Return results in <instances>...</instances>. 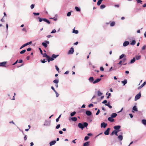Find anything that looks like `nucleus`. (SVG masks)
I'll return each instance as SVG.
<instances>
[{
    "label": "nucleus",
    "instance_id": "obj_1",
    "mask_svg": "<svg viewBox=\"0 0 146 146\" xmlns=\"http://www.w3.org/2000/svg\"><path fill=\"white\" fill-rule=\"evenodd\" d=\"M88 124L86 122H84L83 123H79L78 124V127L82 130H83V129L85 127H87L88 126Z\"/></svg>",
    "mask_w": 146,
    "mask_h": 146
},
{
    "label": "nucleus",
    "instance_id": "obj_2",
    "mask_svg": "<svg viewBox=\"0 0 146 146\" xmlns=\"http://www.w3.org/2000/svg\"><path fill=\"white\" fill-rule=\"evenodd\" d=\"M121 127V126L120 125H116L114 126L113 128L114 129L115 131L119 132L121 131V130L120 129Z\"/></svg>",
    "mask_w": 146,
    "mask_h": 146
},
{
    "label": "nucleus",
    "instance_id": "obj_3",
    "mask_svg": "<svg viewBox=\"0 0 146 146\" xmlns=\"http://www.w3.org/2000/svg\"><path fill=\"white\" fill-rule=\"evenodd\" d=\"M141 97V95L140 92L136 95L135 98V101H136L137 100L139 99Z\"/></svg>",
    "mask_w": 146,
    "mask_h": 146
},
{
    "label": "nucleus",
    "instance_id": "obj_4",
    "mask_svg": "<svg viewBox=\"0 0 146 146\" xmlns=\"http://www.w3.org/2000/svg\"><path fill=\"white\" fill-rule=\"evenodd\" d=\"M49 44V42L48 41H45L44 42L42 43V45L45 48H46L47 46V44Z\"/></svg>",
    "mask_w": 146,
    "mask_h": 146
},
{
    "label": "nucleus",
    "instance_id": "obj_5",
    "mask_svg": "<svg viewBox=\"0 0 146 146\" xmlns=\"http://www.w3.org/2000/svg\"><path fill=\"white\" fill-rule=\"evenodd\" d=\"M120 135L118 136L117 138L119 141H121L123 139V136L122 135L123 133L122 132H121L120 133Z\"/></svg>",
    "mask_w": 146,
    "mask_h": 146
},
{
    "label": "nucleus",
    "instance_id": "obj_6",
    "mask_svg": "<svg viewBox=\"0 0 146 146\" xmlns=\"http://www.w3.org/2000/svg\"><path fill=\"white\" fill-rule=\"evenodd\" d=\"M110 130V128H108L107 129L104 131V134L106 135H108L109 134Z\"/></svg>",
    "mask_w": 146,
    "mask_h": 146
},
{
    "label": "nucleus",
    "instance_id": "obj_7",
    "mask_svg": "<svg viewBox=\"0 0 146 146\" xmlns=\"http://www.w3.org/2000/svg\"><path fill=\"white\" fill-rule=\"evenodd\" d=\"M107 125L108 124L107 123L104 122H102L101 124V128H105L107 127Z\"/></svg>",
    "mask_w": 146,
    "mask_h": 146
},
{
    "label": "nucleus",
    "instance_id": "obj_8",
    "mask_svg": "<svg viewBox=\"0 0 146 146\" xmlns=\"http://www.w3.org/2000/svg\"><path fill=\"white\" fill-rule=\"evenodd\" d=\"M59 55V54L55 55L54 54H53L52 55L51 57L50 58L52 61H53Z\"/></svg>",
    "mask_w": 146,
    "mask_h": 146
},
{
    "label": "nucleus",
    "instance_id": "obj_9",
    "mask_svg": "<svg viewBox=\"0 0 146 146\" xmlns=\"http://www.w3.org/2000/svg\"><path fill=\"white\" fill-rule=\"evenodd\" d=\"M74 52V49L73 47H71L70 50L68 51V53L69 54H73Z\"/></svg>",
    "mask_w": 146,
    "mask_h": 146
},
{
    "label": "nucleus",
    "instance_id": "obj_10",
    "mask_svg": "<svg viewBox=\"0 0 146 146\" xmlns=\"http://www.w3.org/2000/svg\"><path fill=\"white\" fill-rule=\"evenodd\" d=\"M7 62L4 61L0 63V66H2L3 67H6L5 65L7 64Z\"/></svg>",
    "mask_w": 146,
    "mask_h": 146
},
{
    "label": "nucleus",
    "instance_id": "obj_11",
    "mask_svg": "<svg viewBox=\"0 0 146 146\" xmlns=\"http://www.w3.org/2000/svg\"><path fill=\"white\" fill-rule=\"evenodd\" d=\"M50 121L46 120L45 121V123L44 124V125L46 126H48L50 125Z\"/></svg>",
    "mask_w": 146,
    "mask_h": 146
},
{
    "label": "nucleus",
    "instance_id": "obj_12",
    "mask_svg": "<svg viewBox=\"0 0 146 146\" xmlns=\"http://www.w3.org/2000/svg\"><path fill=\"white\" fill-rule=\"evenodd\" d=\"M89 82L91 83H93V82H94V78L92 76L90 77L88 79Z\"/></svg>",
    "mask_w": 146,
    "mask_h": 146
},
{
    "label": "nucleus",
    "instance_id": "obj_13",
    "mask_svg": "<svg viewBox=\"0 0 146 146\" xmlns=\"http://www.w3.org/2000/svg\"><path fill=\"white\" fill-rule=\"evenodd\" d=\"M86 114L88 116H90L92 115V112L91 111L87 110L85 112Z\"/></svg>",
    "mask_w": 146,
    "mask_h": 146
},
{
    "label": "nucleus",
    "instance_id": "obj_14",
    "mask_svg": "<svg viewBox=\"0 0 146 146\" xmlns=\"http://www.w3.org/2000/svg\"><path fill=\"white\" fill-rule=\"evenodd\" d=\"M133 110L132 111V112L134 113L135 112L134 111H138L137 108L136 106H133L132 108Z\"/></svg>",
    "mask_w": 146,
    "mask_h": 146
},
{
    "label": "nucleus",
    "instance_id": "obj_15",
    "mask_svg": "<svg viewBox=\"0 0 146 146\" xmlns=\"http://www.w3.org/2000/svg\"><path fill=\"white\" fill-rule=\"evenodd\" d=\"M101 80V78H97L94 81V82H93V84H95L99 82Z\"/></svg>",
    "mask_w": 146,
    "mask_h": 146
},
{
    "label": "nucleus",
    "instance_id": "obj_16",
    "mask_svg": "<svg viewBox=\"0 0 146 146\" xmlns=\"http://www.w3.org/2000/svg\"><path fill=\"white\" fill-rule=\"evenodd\" d=\"M129 43L128 41H125L123 43V46H126L129 44Z\"/></svg>",
    "mask_w": 146,
    "mask_h": 146
},
{
    "label": "nucleus",
    "instance_id": "obj_17",
    "mask_svg": "<svg viewBox=\"0 0 146 146\" xmlns=\"http://www.w3.org/2000/svg\"><path fill=\"white\" fill-rule=\"evenodd\" d=\"M56 143V141L55 140L52 141L50 142L49 143L50 145L51 146L55 144Z\"/></svg>",
    "mask_w": 146,
    "mask_h": 146
},
{
    "label": "nucleus",
    "instance_id": "obj_18",
    "mask_svg": "<svg viewBox=\"0 0 146 146\" xmlns=\"http://www.w3.org/2000/svg\"><path fill=\"white\" fill-rule=\"evenodd\" d=\"M146 84V82H144L138 88V89H139L143 87Z\"/></svg>",
    "mask_w": 146,
    "mask_h": 146
},
{
    "label": "nucleus",
    "instance_id": "obj_19",
    "mask_svg": "<svg viewBox=\"0 0 146 146\" xmlns=\"http://www.w3.org/2000/svg\"><path fill=\"white\" fill-rule=\"evenodd\" d=\"M108 119L109 121L111 122H113L114 121V119H113V118H112L111 117H109Z\"/></svg>",
    "mask_w": 146,
    "mask_h": 146
},
{
    "label": "nucleus",
    "instance_id": "obj_20",
    "mask_svg": "<svg viewBox=\"0 0 146 146\" xmlns=\"http://www.w3.org/2000/svg\"><path fill=\"white\" fill-rule=\"evenodd\" d=\"M43 21L45 22H46L48 24H50V23L48 19L46 18H44Z\"/></svg>",
    "mask_w": 146,
    "mask_h": 146
},
{
    "label": "nucleus",
    "instance_id": "obj_21",
    "mask_svg": "<svg viewBox=\"0 0 146 146\" xmlns=\"http://www.w3.org/2000/svg\"><path fill=\"white\" fill-rule=\"evenodd\" d=\"M117 115V114L116 113H112L111 114V116L112 118H115L116 117Z\"/></svg>",
    "mask_w": 146,
    "mask_h": 146
},
{
    "label": "nucleus",
    "instance_id": "obj_22",
    "mask_svg": "<svg viewBox=\"0 0 146 146\" xmlns=\"http://www.w3.org/2000/svg\"><path fill=\"white\" fill-rule=\"evenodd\" d=\"M126 57V56L124 54H122L119 57V59H121L123 58H125Z\"/></svg>",
    "mask_w": 146,
    "mask_h": 146
},
{
    "label": "nucleus",
    "instance_id": "obj_23",
    "mask_svg": "<svg viewBox=\"0 0 146 146\" xmlns=\"http://www.w3.org/2000/svg\"><path fill=\"white\" fill-rule=\"evenodd\" d=\"M127 80L125 79L123 81H122L121 82L123 84V86H124L127 83Z\"/></svg>",
    "mask_w": 146,
    "mask_h": 146
},
{
    "label": "nucleus",
    "instance_id": "obj_24",
    "mask_svg": "<svg viewBox=\"0 0 146 146\" xmlns=\"http://www.w3.org/2000/svg\"><path fill=\"white\" fill-rule=\"evenodd\" d=\"M105 105L108 106L110 109L112 108V106L110 105V102H108L107 104H105Z\"/></svg>",
    "mask_w": 146,
    "mask_h": 146
},
{
    "label": "nucleus",
    "instance_id": "obj_25",
    "mask_svg": "<svg viewBox=\"0 0 146 146\" xmlns=\"http://www.w3.org/2000/svg\"><path fill=\"white\" fill-rule=\"evenodd\" d=\"M89 141H87L84 143L83 144V145L84 146H88L89 145Z\"/></svg>",
    "mask_w": 146,
    "mask_h": 146
},
{
    "label": "nucleus",
    "instance_id": "obj_26",
    "mask_svg": "<svg viewBox=\"0 0 146 146\" xmlns=\"http://www.w3.org/2000/svg\"><path fill=\"white\" fill-rule=\"evenodd\" d=\"M135 57H133V58L131 60L130 63L131 64L133 63H134L135 62Z\"/></svg>",
    "mask_w": 146,
    "mask_h": 146
},
{
    "label": "nucleus",
    "instance_id": "obj_27",
    "mask_svg": "<svg viewBox=\"0 0 146 146\" xmlns=\"http://www.w3.org/2000/svg\"><path fill=\"white\" fill-rule=\"evenodd\" d=\"M75 8L76 11L78 12H80L81 10L80 8L77 6H76Z\"/></svg>",
    "mask_w": 146,
    "mask_h": 146
},
{
    "label": "nucleus",
    "instance_id": "obj_28",
    "mask_svg": "<svg viewBox=\"0 0 146 146\" xmlns=\"http://www.w3.org/2000/svg\"><path fill=\"white\" fill-rule=\"evenodd\" d=\"M73 33H74L75 34H77L78 33V30H75V29L74 28L73 29Z\"/></svg>",
    "mask_w": 146,
    "mask_h": 146
},
{
    "label": "nucleus",
    "instance_id": "obj_29",
    "mask_svg": "<svg viewBox=\"0 0 146 146\" xmlns=\"http://www.w3.org/2000/svg\"><path fill=\"white\" fill-rule=\"evenodd\" d=\"M71 119L72 121H76L77 120V119L76 117H72Z\"/></svg>",
    "mask_w": 146,
    "mask_h": 146
},
{
    "label": "nucleus",
    "instance_id": "obj_30",
    "mask_svg": "<svg viewBox=\"0 0 146 146\" xmlns=\"http://www.w3.org/2000/svg\"><path fill=\"white\" fill-rule=\"evenodd\" d=\"M103 0H98L97 2V4L98 6L100 5L102 1Z\"/></svg>",
    "mask_w": 146,
    "mask_h": 146
},
{
    "label": "nucleus",
    "instance_id": "obj_31",
    "mask_svg": "<svg viewBox=\"0 0 146 146\" xmlns=\"http://www.w3.org/2000/svg\"><path fill=\"white\" fill-rule=\"evenodd\" d=\"M142 122L143 124L146 125V119H142Z\"/></svg>",
    "mask_w": 146,
    "mask_h": 146
},
{
    "label": "nucleus",
    "instance_id": "obj_32",
    "mask_svg": "<svg viewBox=\"0 0 146 146\" xmlns=\"http://www.w3.org/2000/svg\"><path fill=\"white\" fill-rule=\"evenodd\" d=\"M135 40H133L131 42L130 44L131 45H134L135 44Z\"/></svg>",
    "mask_w": 146,
    "mask_h": 146
},
{
    "label": "nucleus",
    "instance_id": "obj_33",
    "mask_svg": "<svg viewBox=\"0 0 146 146\" xmlns=\"http://www.w3.org/2000/svg\"><path fill=\"white\" fill-rule=\"evenodd\" d=\"M76 113V112L74 111L72 112L70 114V115L71 117H73L74 115Z\"/></svg>",
    "mask_w": 146,
    "mask_h": 146
},
{
    "label": "nucleus",
    "instance_id": "obj_34",
    "mask_svg": "<svg viewBox=\"0 0 146 146\" xmlns=\"http://www.w3.org/2000/svg\"><path fill=\"white\" fill-rule=\"evenodd\" d=\"M103 94V93L100 92V91H98V96H100L102 95Z\"/></svg>",
    "mask_w": 146,
    "mask_h": 146
},
{
    "label": "nucleus",
    "instance_id": "obj_35",
    "mask_svg": "<svg viewBox=\"0 0 146 146\" xmlns=\"http://www.w3.org/2000/svg\"><path fill=\"white\" fill-rule=\"evenodd\" d=\"M43 56L44 57H46L47 58L49 56L48 55L46 54L45 53H44L43 54Z\"/></svg>",
    "mask_w": 146,
    "mask_h": 146
},
{
    "label": "nucleus",
    "instance_id": "obj_36",
    "mask_svg": "<svg viewBox=\"0 0 146 146\" xmlns=\"http://www.w3.org/2000/svg\"><path fill=\"white\" fill-rule=\"evenodd\" d=\"M53 82L55 84H58L59 82V80H58L55 79L53 81Z\"/></svg>",
    "mask_w": 146,
    "mask_h": 146
},
{
    "label": "nucleus",
    "instance_id": "obj_37",
    "mask_svg": "<svg viewBox=\"0 0 146 146\" xmlns=\"http://www.w3.org/2000/svg\"><path fill=\"white\" fill-rule=\"evenodd\" d=\"M105 7H106L105 5H103V4H102L101 5L100 7V8L101 9H103Z\"/></svg>",
    "mask_w": 146,
    "mask_h": 146
},
{
    "label": "nucleus",
    "instance_id": "obj_38",
    "mask_svg": "<svg viewBox=\"0 0 146 146\" xmlns=\"http://www.w3.org/2000/svg\"><path fill=\"white\" fill-rule=\"evenodd\" d=\"M141 56H137L135 57V59H136V60H139L141 58Z\"/></svg>",
    "mask_w": 146,
    "mask_h": 146
},
{
    "label": "nucleus",
    "instance_id": "obj_39",
    "mask_svg": "<svg viewBox=\"0 0 146 146\" xmlns=\"http://www.w3.org/2000/svg\"><path fill=\"white\" fill-rule=\"evenodd\" d=\"M26 51V50L25 49H24L22 51H21L20 52V53L21 54H23L25 53Z\"/></svg>",
    "mask_w": 146,
    "mask_h": 146
},
{
    "label": "nucleus",
    "instance_id": "obj_40",
    "mask_svg": "<svg viewBox=\"0 0 146 146\" xmlns=\"http://www.w3.org/2000/svg\"><path fill=\"white\" fill-rule=\"evenodd\" d=\"M47 58V60L48 62H49L50 61H52V60L51 59V58L50 56H49Z\"/></svg>",
    "mask_w": 146,
    "mask_h": 146
},
{
    "label": "nucleus",
    "instance_id": "obj_41",
    "mask_svg": "<svg viewBox=\"0 0 146 146\" xmlns=\"http://www.w3.org/2000/svg\"><path fill=\"white\" fill-rule=\"evenodd\" d=\"M38 21L40 22H41L43 21L44 18H42L40 17H38Z\"/></svg>",
    "mask_w": 146,
    "mask_h": 146
},
{
    "label": "nucleus",
    "instance_id": "obj_42",
    "mask_svg": "<svg viewBox=\"0 0 146 146\" xmlns=\"http://www.w3.org/2000/svg\"><path fill=\"white\" fill-rule=\"evenodd\" d=\"M46 60V59H44L42 60H41V62L42 63H44L47 62V61Z\"/></svg>",
    "mask_w": 146,
    "mask_h": 146
},
{
    "label": "nucleus",
    "instance_id": "obj_43",
    "mask_svg": "<svg viewBox=\"0 0 146 146\" xmlns=\"http://www.w3.org/2000/svg\"><path fill=\"white\" fill-rule=\"evenodd\" d=\"M115 23L113 21L110 24V26L111 27H113L115 25Z\"/></svg>",
    "mask_w": 146,
    "mask_h": 146
},
{
    "label": "nucleus",
    "instance_id": "obj_44",
    "mask_svg": "<svg viewBox=\"0 0 146 146\" xmlns=\"http://www.w3.org/2000/svg\"><path fill=\"white\" fill-rule=\"evenodd\" d=\"M33 14L35 16H38L40 15V13H39L33 12Z\"/></svg>",
    "mask_w": 146,
    "mask_h": 146
},
{
    "label": "nucleus",
    "instance_id": "obj_45",
    "mask_svg": "<svg viewBox=\"0 0 146 146\" xmlns=\"http://www.w3.org/2000/svg\"><path fill=\"white\" fill-rule=\"evenodd\" d=\"M61 115H60L56 119V122H58L59 121V119L60 118L61 116Z\"/></svg>",
    "mask_w": 146,
    "mask_h": 146
},
{
    "label": "nucleus",
    "instance_id": "obj_46",
    "mask_svg": "<svg viewBox=\"0 0 146 146\" xmlns=\"http://www.w3.org/2000/svg\"><path fill=\"white\" fill-rule=\"evenodd\" d=\"M89 138V137L88 136H86L84 137V140L85 141H87Z\"/></svg>",
    "mask_w": 146,
    "mask_h": 146
},
{
    "label": "nucleus",
    "instance_id": "obj_47",
    "mask_svg": "<svg viewBox=\"0 0 146 146\" xmlns=\"http://www.w3.org/2000/svg\"><path fill=\"white\" fill-rule=\"evenodd\" d=\"M138 3H140L141 4H142V1L141 0H136Z\"/></svg>",
    "mask_w": 146,
    "mask_h": 146
},
{
    "label": "nucleus",
    "instance_id": "obj_48",
    "mask_svg": "<svg viewBox=\"0 0 146 146\" xmlns=\"http://www.w3.org/2000/svg\"><path fill=\"white\" fill-rule=\"evenodd\" d=\"M26 46V45L25 44H23V45L20 48V49H22V48H24V47Z\"/></svg>",
    "mask_w": 146,
    "mask_h": 146
},
{
    "label": "nucleus",
    "instance_id": "obj_49",
    "mask_svg": "<svg viewBox=\"0 0 146 146\" xmlns=\"http://www.w3.org/2000/svg\"><path fill=\"white\" fill-rule=\"evenodd\" d=\"M60 124H58L56 126V128L57 129H58L60 127Z\"/></svg>",
    "mask_w": 146,
    "mask_h": 146
},
{
    "label": "nucleus",
    "instance_id": "obj_50",
    "mask_svg": "<svg viewBox=\"0 0 146 146\" xmlns=\"http://www.w3.org/2000/svg\"><path fill=\"white\" fill-rule=\"evenodd\" d=\"M32 42L31 41L29 42H27L26 43H25V44L26 45V46H27L29 44H32Z\"/></svg>",
    "mask_w": 146,
    "mask_h": 146
},
{
    "label": "nucleus",
    "instance_id": "obj_51",
    "mask_svg": "<svg viewBox=\"0 0 146 146\" xmlns=\"http://www.w3.org/2000/svg\"><path fill=\"white\" fill-rule=\"evenodd\" d=\"M146 48V46L145 45H144L141 48L142 50H145V49Z\"/></svg>",
    "mask_w": 146,
    "mask_h": 146
},
{
    "label": "nucleus",
    "instance_id": "obj_52",
    "mask_svg": "<svg viewBox=\"0 0 146 146\" xmlns=\"http://www.w3.org/2000/svg\"><path fill=\"white\" fill-rule=\"evenodd\" d=\"M100 110L98 109V111H97V112L96 113V115H98L100 113Z\"/></svg>",
    "mask_w": 146,
    "mask_h": 146
},
{
    "label": "nucleus",
    "instance_id": "obj_53",
    "mask_svg": "<svg viewBox=\"0 0 146 146\" xmlns=\"http://www.w3.org/2000/svg\"><path fill=\"white\" fill-rule=\"evenodd\" d=\"M54 92L56 94V97H58V96H59V94L58 93V92L56 91H55Z\"/></svg>",
    "mask_w": 146,
    "mask_h": 146
},
{
    "label": "nucleus",
    "instance_id": "obj_54",
    "mask_svg": "<svg viewBox=\"0 0 146 146\" xmlns=\"http://www.w3.org/2000/svg\"><path fill=\"white\" fill-rule=\"evenodd\" d=\"M71 15V12H68L67 13V15L68 17L70 16Z\"/></svg>",
    "mask_w": 146,
    "mask_h": 146
},
{
    "label": "nucleus",
    "instance_id": "obj_55",
    "mask_svg": "<svg viewBox=\"0 0 146 146\" xmlns=\"http://www.w3.org/2000/svg\"><path fill=\"white\" fill-rule=\"evenodd\" d=\"M55 68L56 70L58 72H59V69L57 65L55 66Z\"/></svg>",
    "mask_w": 146,
    "mask_h": 146
},
{
    "label": "nucleus",
    "instance_id": "obj_56",
    "mask_svg": "<svg viewBox=\"0 0 146 146\" xmlns=\"http://www.w3.org/2000/svg\"><path fill=\"white\" fill-rule=\"evenodd\" d=\"M100 70L101 71H103L104 70V68L103 67V66H101L100 67Z\"/></svg>",
    "mask_w": 146,
    "mask_h": 146
},
{
    "label": "nucleus",
    "instance_id": "obj_57",
    "mask_svg": "<svg viewBox=\"0 0 146 146\" xmlns=\"http://www.w3.org/2000/svg\"><path fill=\"white\" fill-rule=\"evenodd\" d=\"M107 101L106 100H104L103 102H102V103L103 104H107Z\"/></svg>",
    "mask_w": 146,
    "mask_h": 146
},
{
    "label": "nucleus",
    "instance_id": "obj_58",
    "mask_svg": "<svg viewBox=\"0 0 146 146\" xmlns=\"http://www.w3.org/2000/svg\"><path fill=\"white\" fill-rule=\"evenodd\" d=\"M39 50L40 53L41 54H43V52L42 50H41L40 48H39Z\"/></svg>",
    "mask_w": 146,
    "mask_h": 146
},
{
    "label": "nucleus",
    "instance_id": "obj_59",
    "mask_svg": "<svg viewBox=\"0 0 146 146\" xmlns=\"http://www.w3.org/2000/svg\"><path fill=\"white\" fill-rule=\"evenodd\" d=\"M34 7H35V5L32 4L31 5V9H32L34 8Z\"/></svg>",
    "mask_w": 146,
    "mask_h": 146
},
{
    "label": "nucleus",
    "instance_id": "obj_60",
    "mask_svg": "<svg viewBox=\"0 0 146 146\" xmlns=\"http://www.w3.org/2000/svg\"><path fill=\"white\" fill-rule=\"evenodd\" d=\"M56 30L55 29H53L51 32V33H56Z\"/></svg>",
    "mask_w": 146,
    "mask_h": 146
},
{
    "label": "nucleus",
    "instance_id": "obj_61",
    "mask_svg": "<svg viewBox=\"0 0 146 146\" xmlns=\"http://www.w3.org/2000/svg\"><path fill=\"white\" fill-rule=\"evenodd\" d=\"M94 106V105L92 104H90L88 105V107L89 108H90L91 107H93Z\"/></svg>",
    "mask_w": 146,
    "mask_h": 146
},
{
    "label": "nucleus",
    "instance_id": "obj_62",
    "mask_svg": "<svg viewBox=\"0 0 146 146\" xmlns=\"http://www.w3.org/2000/svg\"><path fill=\"white\" fill-rule=\"evenodd\" d=\"M22 30L23 31H25L26 33L27 32V31L26 29L25 28H23L22 29Z\"/></svg>",
    "mask_w": 146,
    "mask_h": 146
},
{
    "label": "nucleus",
    "instance_id": "obj_63",
    "mask_svg": "<svg viewBox=\"0 0 146 146\" xmlns=\"http://www.w3.org/2000/svg\"><path fill=\"white\" fill-rule=\"evenodd\" d=\"M114 131H115L114 130L113 131H112V132L110 134V135H111V136H112V135H113L114 134V133H115Z\"/></svg>",
    "mask_w": 146,
    "mask_h": 146
},
{
    "label": "nucleus",
    "instance_id": "obj_64",
    "mask_svg": "<svg viewBox=\"0 0 146 146\" xmlns=\"http://www.w3.org/2000/svg\"><path fill=\"white\" fill-rule=\"evenodd\" d=\"M111 93H109L108 94V96L107 97V99L109 98H110V96H111Z\"/></svg>",
    "mask_w": 146,
    "mask_h": 146
}]
</instances>
